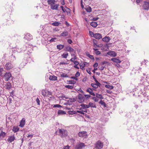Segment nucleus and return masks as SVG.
Listing matches in <instances>:
<instances>
[{
	"label": "nucleus",
	"mask_w": 149,
	"mask_h": 149,
	"mask_svg": "<svg viewBox=\"0 0 149 149\" xmlns=\"http://www.w3.org/2000/svg\"><path fill=\"white\" fill-rule=\"evenodd\" d=\"M86 91L89 93L90 94L93 96H95V94L93 92V89L90 88H88L86 90Z\"/></svg>",
	"instance_id": "14"
},
{
	"label": "nucleus",
	"mask_w": 149,
	"mask_h": 149,
	"mask_svg": "<svg viewBox=\"0 0 149 149\" xmlns=\"http://www.w3.org/2000/svg\"><path fill=\"white\" fill-rule=\"evenodd\" d=\"M61 24V23L60 22H55L53 23L52 24V25L54 26H58Z\"/></svg>",
	"instance_id": "40"
},
{
	"label": "nucleus",
	"mask_w": 149,
	"mask_h": 149,
	"mask_svg": "<svg viewBox=\"0 0 149 149\" xmlns=\"http://www.w3.org/2000/svg\"><path fill=\"white\" fill-rule=\"evenodd\" d=\"M75 83V82L74 80H70L69 81V84H74Z\"/></svg>",
	"instance_id": "54"
},
{
	"label": "nucleus",
	"mask_w": 149,
	"mask_h": 149,
	"mask_svg": "<svg viewBox=\"0 0 149 149\" xmlns=\"http://www.w3.org/2000/svg\"><path fill=\"white\" fill-rule=\"evenodd\" d=\"M57 77L54 75H50L49 76V79L50 80L55 81L57 80Z\"/></svg>",
	"instance_id": "19"
},
{
	"label": "nucleus",
	"mask_w": 149,
	"mask_h": 149,
	"mask_svg": "<svg viewBox=\"0 0 149 149\" xmlns=\"http://www.w3.org/2000/svg\"><path fill=\"white\" fill-rule=\"evenodd\" d=\"M24 38L28 40H30L33 39V36L29 33H27L25 35Z\"/></svg>",
	"instance_id": "9"
},
{
	"label": "nucleus",
	"mask_w": 149,
	"mask_h": 149,
	"mask_svg": "<svg viewBox=\"0 0 149 149\" xmlns=\"http://www.w3.org/2000/svg\"><path fill=\"white\" fill-rule=\"evenodd\" d=\"M103 146V142L99 141H97L95 145V148L97 149H101L102 148Z\"/></svg>",
	"instance_id": "4"
},
{
	"label": "nucleus",
	"mask_w": 149,
	"mask_h": 149,
	"mask_svg": "<svg viewBox=\"0 0 149 149\" xmlns=\"http://www.w3.org/2000/svg\"><path fill=\"white\" fill-rule=\"evenodd\" d=\"M85 100V97L83 95L81 94H79L78 96V101L80 103L83 102Z\"/></svg>",
	"instance_id": "6"
},
{
	"label": "nucleus",
	"mask_w": 149,
	"mask_h": 149,
	"mask_svg": "<svg viewBox=\"0 0 149 149\" xmlns=\"http://www.w3.org/2000/svg\"><path fill=\"white\" fill-rule=\"evenodd\" d=\"M62 106L59 104H56L55 105H54L53 106V107H61Z\"/></svg>",
	"instance_id": "50"
},
{
	"label": "nucleus",
	"mask_w": 149,
	"mask_h": 149,
	"mask_svg": "<svg viewBox=\"0 0 149 149\" xmlns=\"http://www.w3.org/2000/svg\"><path fill=\"white\" fill-rule=\"evenodd\" d=\"M80 75V74L79 72H77L75 75V77L77 78L79 77Z\"/></svg>",
	"instance_id": "53"
},
{
	"label": "nucleus",
	"mask_w": 149,
	"mask_h": 149,
	"mask_svg": "<svg viewBox=\"0 0 149 149\" xmlns=\"http://www.w3.org/2000/svg\"><path fill=\"white\" fill-rule=\"evenodd\" d=\"M68 33L66 31H64L62 33H61V36H62L65 37L68 36Z\"/></svg>",
	"instance_id": "29"
},
{
	"label": "nucleus",
	"mask_w": 149,
	"mask_h": 149,
	"mask_svg": "<svg viewBox=\"0 0 149 149\" xmlns=\"http://www.w3.org/2000/svg\"><path fill=\"white\" fill-rule=\"evenodd\" d=\"M11 60L12 61H14L15 60V56L13 55V54H12L11 57Z\"/></svg>",
	"instance_id": "47"
},
{
	"label": "nucleus",
	"mask_w": 149,
	"mask_h": 149,
	"mask_svg": "<svg viewBox=\"0 0 149 149\" xmlns=\"http://www.w3.org/2000/svg\"><path fill=\"white\" fill-rule=\"evenodd\" d=\"M19 129L17 127H13V130L14 132H16L18 131Z\"/></svg>",
	"instance_id": "44"
},
{
	"label": "nucleus",
	"mask_w": 149,
	"mask_h": 149,
	"mask_svg": "<svg viewBox=\"0 0 149 149\" xmlns=\"http://www.w3.org/2000/svg\"><path fill=\"white\" fill-rule=\"evenodd\" d=\"M81 106L83 107L84 108H88L89 107L88 104H81Z\"/></svg>",
	"instance_id": "36"
},
{
	"label": "nucleus",
	"mask_w": 149,
	"mask_h": 149,
	"mask_svg": "<svg viewBox=\"0 0 149 149\" xmlns=\"http://www.w3.org/2000/svg\"><path fill=\"white\" fill-rule=\"evenodd\" d=\"M86 11L88 12H90L92 11L91 8L90 6H88L86 8Z\"/></svg>",
	"instance_id": "45"
},
{
	"label": "nucleus",
	"mask_w": 149,
	"mask_h": 149,
	"mask_svg": "<svg viewBox=\"0 0 149 149\" xmlns=\"http://www.w3.org/2000/svg\"><path fill=\"white\" fill-rule=\"evenodd\" d=\"M33 135L32 134H28V135H27V137H29L30 138V139H31L33 136Z\"/></svg>",
	"instance_id": "56"
},
{
	"label": "nucleus",
	"mask_w": 149,
	"mask_h": 149,
	"mask_svg": "<svg viewBox=\"0 0 149 149\" xmlns=\"http://www.w3.org/2000/svg\"><path fill=\"white\" fill-rule=\"evenodd\" d=\"M142 100L141 101V102H147L149 103V96L147 95L145 93L143 94L141 97Z\"/></svg>",
	"instance_id": "1"
},
{
	"label": "nucleus",
	"mask_w": 149,
	"mask_h": 149,
	"mask_svg": "<svg viewBox=\"0 0 149 149\" xmlns=\"http://www.w3.org/2000/svg\"><path fill=\"white\" fill-rule=\"evenodd\" d=\"M59 135L61 137H65L67 135V131L63 129H59Z\"/></svg>",
	"instance_id": "2"
},
{
	"label": "nucleus",
	"mask_w": 149,
	"mask_h": 149,
	"mask_svg": "<svg viewBox=\"0 0 149 149\" xmlns=\"http://www.w3.org/2000/svg\"><path fill=\"white\" fill-rule=\"evenodd\" d=\"M36 102L37 104L38 105H40V101L39 100V99L38 98H37L36 99Z\"/></svg>",
	"instance_id": "55"
},
{
	"label": "nucleus",
	"mask_w": 149,
	"mask_h": 149,
	"mask_svg": "<svg viewBox=\"0 0 149 149\" xmlns=\"http://www.w3.org/2000/svg\"><path fill=\"white\" fill-rule=\"evenodd\" d=\"M91 85L93 87L95 88H97L98 86H100L96 84L92 83L91 84Z\"/></svg>",
	"instance_id": "37"
},
{
	"label": "nucleus",
	"mask_w": 149,
	"mask_h": 149,
	"mask_svg": "<svg viewBox=\"0 0 149 149\" xmlns=\"http://www.w3.org/2000/svg\"><path fill=\"white\" fill-rule=\"evenodd\" d=\"M60 76L61 77H68V76L67 74H65L64 73H62L60 74Z\"/></svg>",
	"instance_id": "43"
},
{
	"label": "nucleus",
	"mask_w": 149,
	"mask_h": 149,
	"mask_svg": "<svg viewBox=\"0 0 149 149\" xmlns=\"http://www.w3.org/2000/svg\"><path fill=\"white\" fill-rule=\"evenodd\" d=\"M111 60L113 62L117 63H120L121 62V61L119 59L116 58H112L111 59Z\"/></svg>",
	"instance_id": "24"
},
{
	"label": "nucleus",
	"mask_w": 149,
	"mask_h": 149,
	"mask_svg": "<svg viewBox=\"0 0 149 149\" xmlns=\"http://www.w3.org/2000/svg\"><path fill=\"white\" fill-rule=\"evenodd\" d=\"M57 38H53L51 39L49 41L50 42H55Z\"/></svg>",
	"instance_id": "46"
},
{
	"label": "nucleus",
	"mask_w": 149,
	"mask_h": 149,
	"mask_svg": "<svg viewBox=\"0 0 149 149\" xmlns=\"http://www.w3.org/2000/svg\"><path fill=\"white\" fill-rule=\"evenodd\" d=\"M94 81L96 83V84L100 86L101 85L100 83L98 81H97L96 79H95V80H94Z\"/></svg>",
	"instance_id": "57"
},
{
	"label": "nucleus",
	"mask_w": 149,
	"mask_h": 149,
	"mask_svg": "<svg viewBox=\"0 0 149 149\" xmlns=\"http://www.w3.org/2000/svg\"><path fill=\"white\" fill-rule=\"evenodd\" d=\"M86 71L89 74H91V69L90 68L87 69Z\"/></svg>",
	"instance_id": "60"
},
{
	"label": "nucleus",
	"mask_w": 149,
	"mask_h": 149,
	"mask_svg": "<svg viewBox=\"0 0 149 149\" xmlns=\"http://www.w3.org/2000/svg\"><path fill=\"white\" fill-rule=\"evenodd\" d=\"M42 94L44 97H49V95H52V93L51 92L45 90H42Z\"/></svg>",
	"instance_id": "3"
},
{
	"label": "nucleus",
	"mask_w": 149,
	"mask_h": 149,
	"mask_svg": "<svg viewBox=\"0 0 149 149\" xmlns=\"http://www.w3.org/2000/svg\"><path fill=\"white\" fill-rule=\"evenodd\" d=\"M86 132V131H84L81 132H79V137L83 136L85 135Z\"/></svg>",
	"instance_id": "25"
},
{
	"label": "nucleus",
	"mask_w": 149,
	"mask_h": 149,
	"mask_svg": "<svg viewBox=\"0 0 149 149\" xmlns=\"http://www.w3.org/2000/svg\"><path fill=\"white\" fill-rule=\"evenodd\" d=\"M68 53H64L61 56L63 58H66L68 56Z\"/></svg>",
	"instance_id": "42"
},
{
	"label": "nucleus",
	"mask_w": 149,
	"mask_h": 149,
	"mask_svg": "<svg viewBox=\"0 0 149 149\" xmlns=\"http://www.w3.org/2000/svg\"><path fill=\"white\" fill-rule=\"evenodd\" d=\"M107 54L113 57H115L116 56V53L113 51H109L107 52Z\"/></svg>",
	"instance_id": "16"
},
{
	"label": "nucleus",
	"mask_w": 149,
	"mask_h": 149,
	"mask_svg": "<svg viewBox=\"0 0 149 149\" xmlns=\"http://www.w3.org/2000/svg\"><path fill=\"white\" fill-rule=\"evenodd\" d=\"M65 50L69 52L70 53H75L76 51L72 48H71L69 46L65 47Z\"/></svg>",
	"instance_id": "13"
},
{
	"label": "nucleus",
	"mask_w": 149,
	"mask_h": 149,
	"mask_svg": "<svg viewBox=\"0 0 149 149\" xmlns=\"http://www.w3.org/2000/svg\"><path fill=\"white\" fill-rule=\"evenodd\" d=\"M86 99H89L91 97V96L89 95H84Z\"/></svg>",
	"instance_id": "52"
},
{
	"label": "nucleus",
	"mask_w": 149,
	"mask_h": 149,
	"mask_svg": "<svg viewBox=\"0 0 149 149\" xmlns=\"http://www.w3.org/2000/svg\"><path fill=\"white\" fill-rule=\"evenodd\" d=\"M89 106V107H91L93 108H96V106L95 105V103L90 102L88 104Z\"/></svg>",
	"instance_id": "27"
},
{
	"label": "nucleus",
	"mask_w": 149,
	"mask_h": 149,
	"mask_svg": "<svg viewBox=\"0 0 149 149\" xmlns=\"http://www.w3.org/2000/svg\"><path fill=\"white\" fill-rule=\"evenodd\" d=\"M58 115H63L65 114L66 112L63 111L59 110L58 112Z\"/></svg>",
	"instance_id": "32"
},
{
	"label": "nucleus",
	"mask_w": 149,
	"mask_h": 149,
	"mask_svg": "<svg viewBox=\"0 0 149 149\" xmlns=\"http://www.w3.org/2000/svg\"><path fill=\"white\" fill-rule=\"evenodd\" d=\"M13 68V65L11 63L8 62L5 65L6 69L7 70H9Z\"/></svg>",
	"instance_id": "8"
},
{
	"label": "nucleus",
	"mask_w": 149,
	"mask_h": 149,
	"mask_svg": "<svg viewBox=\"0 0 149 149\" xmlns=\"http://www.w3.org/2000/svg\"><path fill=\"white\" fill-rule=\"evenodd\" d=\"M15 139V137L14 135L9 136L7 139V141L10 143H11Z\"/></svg>",
	"instance_id": "12"
},
{
	"label": "nucleus",
	"mask_w": 149,
	"mask_h": 149,
	"mask_svg": "<svg viewBox=\"0 0 149 149\" xmlns=\"http://www.w3.org/2000/svg\"><path fill=\"white\" fill-rule=\"evenodd\" d=\"M64 47V45H57V48L59 50H61L63 49Z\"/></svg>",
	"instance_id": "28"
},
{
	"label": "nucleus",
	"mask_w": 149,
	"mask_h": 149,
	"mask_svg": "<svg viewBox=\"0 0 149 149\" xmlns=\"http://www.w3.org/2000/svg\"><path fill=\"white\" fill-rule=\"evenodd\" d=\"M97 41L95 40H93V45L96 48V47H99V46L97 45Z\"/></svg>",
	"instance_id": "41"
},
{
	"label": "nucleus",
	"mask_w": 149,
	"mask_h": 149,
	"mask_svg": "<svg viewBox=\"0 0 149 149\" xmlns=\"http://www.w3.org/2000/svg\"><path fill=\"white\" fill-rule=\"evenodd\" d=\"M99 19V18L98 17H93L92 19V20L93 21H96Z\"/></svg>",
	"instance_id": "59"
},
{
	"label": "nucleus",
	"mask_w": 149,
	"mask_h": 149,
	"mask_svg": "<svg viewBox=\"0 0 149 149\" xmlns=\"http://www.w3.org/2000/svg\"><path fill=\"white\" fill-rule=\"evenodd\" d=\"M94 38L96 39H100L102 38V35L99 33H95L94 34Z\"/></svg>",
	"instance_id": "15"
},
{
	"label": "nucleus",
	"mask_w": 149,
	"mask_h": 149,
	"mask_svg": "<svg viewBox=\"0 0 149 149\" xmlns=\"http://www.w3.org/2000/svg\"><path fill=\"white\" fill-rule=\"evenodd\" d=\"M95 95L97 98H98L100 99H104V97L101 94H99L98 93H96Z\"/></svg>",
	"instance_id": "31"
},
{
	"label": "nucleus",
	"mask_w": 149,
	"mask_h": 149,
	"mask_svg": "<svg viewBox=\"0 0 149 149\" xmlns=\"http://www.w3.org/2000/svg\"><path fill=\"white\" fill-rule=\"evenodd\" d=\"M69 100H68V102L70 103L74 102L76 101L77 100V97H76L73 98H69Z\"/></svg>",
	"instance_id": "20"
},
{
	"label": "nucleus",
	"mask_w": 149,
	"mask_h": 149,
	"mask_svg": "<svg viewBox=\"0 0 149 149\" xmlns=\"http://www.w3.org/2000/svg\"><path fill=\"white\" fill-rule=\"evenodd\" d=\"M85 146V144L83 143H79L77 144L75 147V149H82L83 147Z\"/></svg>",
	"instance_id": "5"
},
{
	"label": "nucleus",
	"mask_w": 149,
	"mask_h": 149,
	"mask_svg": "<svg viewBox=\"0 0 149 149\" xmlns=\"http://www.w3.org/2000/svg\"><path fill=\"white\" fill-rule=\"evenodd\" d=\"M68 113L69 114L73 115L74 114H77L76 111H68Z\"/></svg>",
	"instance_id": "33"
},
{
	"label": "nucleus",
	"mask_w": 149,
	"mask_h": 149,
	"mask_svg": "<svg viewBox=\"0 0 149 149\" xmlns=\"http://www.w3.org/2000/svg\"><path fill=\"white\" fill-rule=\"evenodd\" d=\"M84 111H79V110L76 111L77 114V113H81L82 114H84Z\"/></svg>",
	"instance_id": "51"
},
{
	"label": "nucleus",
	"mask_w": 149,
	"mask_h": 149,
	"mask_svg": "<svg viewBox=\"0 0 149 149\" xmlns=\"http://www.w3.org/2000/svg\"><path fill=\"white\" fill-rule=\"evenodd\" d=\"M55 2V0H48L47 1V3L49 5H50V6L53 5H54Z\"/></svg>",
	"instance_id": "18"
},
{
	"label": "nucleus",
	"mask_w": 149,
	"mask_h": 149,
	"mask_svg": "<svg viewBox=\"0 0 149 149\" xmlns=\"http://www.w3.org/2000/svg\"><path fill=\"white\" fill-rule=\"evenodd\" d=\"M4 76L5 78V81H8L9 80L10 78L12 77V75L10 72H6Z\"/></svg>",
	"instance_id": "10"
},
{
	"label": "nucleus",
	"mask_w": 149,
	"mask_h": 149,
	"mask_svg": "<svg viewBox=\"0 0 149 149\" xmlns=\"http://www.w3.org/2000/svg\"><path fill=\"white\" fill-rule=\"evenodd\" d=\"M25 120L24 118H23L21 121L19 126L21 127H23L25 125Z\"/></svg>",
	"instance_id": "22"
},
{
	"label": "nucleus",
	"mask_w": 149,
	"mask_h": 149,
	"mask_svg": "<svg viewBox=\"0 0 149 149\" xmlns=\"http://www.w3.org/2000/svg\"><path fill=\"white\" fill-rule=\"evenodd\" d=\"M67 42L70 44H71L72 42V40L70 39H68Z\"/></svg>",
	"instance_id": "62"
},
{
	"label": "nucleus",
	"mask_w": 149,
	"mask_h": 149,
	"mask_svg": "<svg viewBox=\"0 0 149 149\" xmlns=\"http://www.w3.org/2000/svg\"><path fill=\"white\" fill-rule=\"evenodd\" d=\"M89 33L91 36L93 37H94V34L93 32L91 31H89Z\"/></svg>",
	"instance_id": "49"
},
{
	"label": "nucleus",
	"mask_w": 149,
	"mask_h": 149,
	"mask_svg": "<svg viewBox=\"0 0 149 149\" xmlns=\"http://www.w3.org/2000/svg\"><path fill=\"white\" fill-rule=\"evenodd\" d=\"M98 65V64L97 63H95L93 65V66L94 67H97Z\"/></svg>",
	"instance_id": "63"
},
{
	"label": "nucleus",
	"mask_w": 149,
	"mask_h": 149,
	"mask_svg": "<svg viewBox=\"0 0 149 149\" xmlns=\"http://www.w3.org/2000/svg\"><path fill=\"white\" fill-rule=\"evenodd\" d=\"M143 7V9L144 10H148L149 9V2L146 1H144Z\"/></svg>",
	"instance_id": "11"
},
{
	"label": "nucleus",
	"mask_w": 149,
	"mask_h": 149,
	"mask_svg": "<svg viewBox=\"0 0 149 149\" xmlns=\"http://www.w3.org/2000/svg\"><path fill=\"white\" fill-rule=\"evenodd\" d=\"M60 97L62 99H63L64 98H65L66 99H68L69 98L67 97H66L64 95H63L62 96H61Z\"/></svg>",
	"instance_id": "58"
},
{
	"label": "nucleus",
	"mask_w": 149,
	"mask_h": 149,
	"mask_svg": "<svg viewBox=\"0 0 149 149\" xmlns=\"http://www.w3.org/2000/svg\"><path fill=\"white\" fill-rule=\"evenodd\" d=\"M144 84H139L138 86H137V90L142 91L143 90L145 91V86Z\"/></svg>",
	"instance_id": "7"
},
{
	"label": "nucleus",
	"mask_w": 149,
	"mask_h": 149,
	"mask_svg": "<svg viewBox=\"0 0 149 149\" xmlns=\"http://www.w3.org/2000/svg\"><path fill=\"white\" fill-rule=\"evenodd\" d=\"M95 54L97 55H99L101 54V52L100 51L97 50L96 52H95Z\"/></svg>",
	"instance_id": "64"
},
{
	"label": "nucleus",
	"mask_w": 149,
	"mask_h": 149,
	"mask_svg": "<svg viewBox=\"0 0 149 149\" xmlns=\"http://www.w3.org/2000/svg\"><path fill=\"white\" fill-rule=\"evenodd\" d=\"M6 133L5 132L1 131V133H0V139H2L4 137L6 136Z\"/></svg>",
	"instance_id": "30"
},
{
	"label": "nucleus",
	"mask_w": 149,
	"mask_h": 149,
	"mask_svg": "<svg viewBox=\"0 0 149 149\" xmlns=\"http://www.w3.org/2000/svg\"><path fill=\"white\" fill-rule=\"evenodd\" d=\"M87 56L88 57L91 59L93 60V61H94L95 59L94 58V57L93 55H91L89 54V53H86Z\"/></svg>",
	"instance_id": "34"
},
{
	"label": "nucleus",
	"mask_w": 149,
	"mask_h": 149,
	"mask_svg": "<svg viewBox=\"0 0 149 149\" xmlns=\"http://www.w3.org/2000/svg\"><path fill=\"white\" fill-rule=\"evenodd\" d=\"M105 87L107 88H109L110 90L113 89V86L108 85H105Z\"/></svg>",
	"instance_id": "39"
},
{
	"label": "nucleus",
	"mask_w": 149,
	"mask_h": 149,
	"mask_svg": "<svg viewBox=\"0 0 149 149\" xmlns=\"http://www.w3.org/2000/svg\"><path fill=\"white\" fill-rule=\"evenodd\" d=\"M59 6L58 4L53 5L51 6V8L53 10H58V7Z\"/></svg>",
	"instance_id": "17"
},
{
	"label": "nucleus",
	"mask_w": 149,
	"mask_h": 149,
	"mask_svg": "<svg viewBox=\"0 0 149 149\" xmlns=\"http://www.w3.org/2000/svg\"><path fill=\"white\" fill-rule=\"evenodd\" d=\"M74 64L75 65H77L79 64V63L77 61H74Z\"/></svg>",
	"instance_id": "61"
},
{
	"label": "nucleus",
	"mask_w": 149,
	"mask_h": 149,
	"mask_svg": "<svg viewBox=\"0 0 149 149\" xmlns=\"http://www.w3.org/2000/svg\"><path fill=\"white\" fill-rule=\"evenodd\" d=\"M6 89H9L12 87L11 84L9 82L7 83L5 85Z\"/></svg>",
	"instance_id": "21"
},
{
	"label": "nucleus",
	"mask_w": 149,
	"mask_h": 149,
	"mask_svg": "<svg viewBox=\"0 0 149 149\" xmlns=\"http://www.w3.org/2000/svg\"><path fill=\"white\" fill-rule=\"evenodd\" d=\"M99 104H101L102 105H103L104 107H106V103L101 100H100V101L99 102Z\"/></svg>",
	"instance_id": "35"
},
{
	"label": "nucleus",
	"mask_w": 149,
	"mask_h": 149,
	"mask_svg": "<svg viewBox=\"0 0 149 149\" xmlns=\"http://www.w3.org/2000/svg\"><path fill=\"white\" fill-rule=\"evenodd\" d=\"M74 85H73V86L68 85H65V87L66 88H68L70 89H72L74 87Z\"/></svg>",
	"instance_id": "38"
},
{
	"label": "nucleus",
	"mask_w": 149,
	"mask_h": 149,
	"mask_svg": "<svg viewBox=\"0 0 149 149\" xmlns=\"http://www.w3.org/2000/svg\"><path fill=\"white\" fill-rule=\"evenodd\" d=\"M110 40V38L107 36L105 37L102 39V41L105 42H108Z\"/></svg>",
	"instance_id": "23"
},
{
	"label": "nucleus",
	"mask_w": 149,
	"mask_h": 149,
	"mask_svg": "<svg viewBox=\"0 0 149 149\" xmlns=\"http://www.w3.org/2000/svg\"><path fill=\"white\" fill-rule=\"evenodd\" d=\"M90 25L93 27H96L98 25L97 23L95 22H92L90 23Z\"/></svg>",
	"instance_id": "26"
},
{
	"label": "nucleus",
	"mask_w": 149,
	"mask_h": 149,
	"mask_svg": "<svg viewBox=\"0 0 149 149\" xmlns=\"http://www.w3.org/2000/svg\"><path fill=\"white\" fill-rule=\"evenodd\" d=\"M96 97H93L92 98V99L95 102H97L99 100Z\"/></svg>",
	"instance_id": "48"
}]
</instances>
